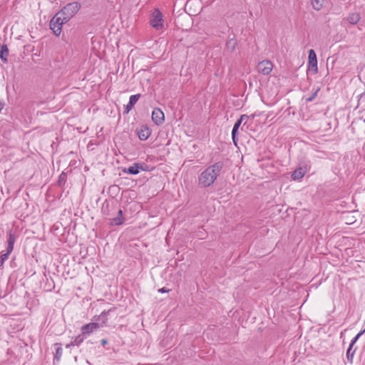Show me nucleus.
<instances>
[{
    "label": "nucleus",
    "mask_w": 365,
    "mask_h": 365,
    "mask_svg": "<svg viewBox=\"0 0 365 365\" xmlns=\"http://www.w3.org/2000/svg\"><path fill=\"white\" fill-rule=\"evenodd\" d=\"M272 63L269 61H262L257 65V70L264 75H268L272 70Z\"/></svg>",
    "instance_id": "nucleus-7"
},
{
    "label": "nucleus",
    "mask_w": 365,
    "mask_h": 365,
    "mask_svg": "<svg viewBox=\"0 0 365 365\" xmlns=\"http://www.w3.org/2000/svg\"><path fill=\"white\" fill-rule=\"evenodd\" d=\"M224 163L218 161L208 166L198 176V185L201 187H208L212 185L220 175Z\"/></svg>",
    "instance_id": "nucleus-1"
},
{
    "label": "nucleus",
    "mask_w": 365,
    "mask_h": 365,
    "mask_svg": "<svg viewBox=\"0 0 365 365\" xmlns=\"http://www.w3.org/2000/svg\"><path fill=\"white\" fill-rule=\"evenodd\" d=\"M101 327L100 323L91 322L83 325L81 327L82 335H88Z\"/></svg>",
    "instance_id": "nucleus-8"
},
{
    "label": "nucleus",
    "mask_w": 365,
    "mask_h": 365,
    "mask_svg": "<svg viewBox=\"0 0 365 365\" xmlns=\"http://www.w3.org/2000/svg\"><path fill=\"white\" fill-rule=\"evenodd\" d=\"M305 172L302 168L296 169L292 174L291 177L293 180H299L304 177Z\"/></svg>",
    "instance_id": "nucleus-14"
},
{
    "label": "nucleus",
    "mask_w": 365,
    "mask_h": 365,
    "mask_svg": "<svg viewBox=\"0 0 365 365\" xmlns=\"http://www.w3.org/2000/svg\"><path fill=\"white\" fill-rule=\"evenodd\" d=\"M75 346V344L73 343V341H72L71 343L66 344V348H69L71 346Z\"/></svg>",
    "instance_id": "nucleus-33"
},
{
    "label": "nucleus",
    "mask_w": 365,
    "mask_h": 365,
    "mask_svg": "<svg viewBox=\"0 0 365 365\" xmlns=\"http://www.w3.org/2000/svg\"><path fill=\"white\" fill-rule=\"evenodd\" d=\"M15 241H16L15 235L14 233H12L11 232H10L9 234V237H8V240H7V247H6V251H8V252H12V251L14 250V245Z\"/></svg>",
    "instance_id": "nucleus-13"
},
{
    "label": "nucleus",
    "mask_w": 365,
    "mask_h": 365,
    "mask_svg": "<svg viewBox=\"0 0 365 365\" xmlns=\"http://www.w3.org/2000/svg\"><path fill=\"white\" fill-rule=\"evenodd\" d=\"M66 23L67 21H65L61 14L58 12L50 21V29L56 36H58L61 33L62 26Z\"/></svg>",
    "instance_id": "nucleus-3"
},
{
    "label": "nucleus",
    "mask_w": 365,
    "mask_h": 365,
    "mask_svg": "<svg viewBox=\"0 0 365 365\" xmlns=\"http://www.w3.org/2000/svg\"><path fill=\"white\" fill-rule=\"evenodd\" d=\"M309 59V70L313 72V73H317L318 72L317 68V58L316 53L313 49H310L309 51L308 54Z\"/></svg>",
    "instance_id": "nucleus-6"
},
{
    "label": "nucleus",
    "mask_w": 365,
    "mask_h": 365,
    "mask_svg": "<svg viewBox=\"0 0 365 365\" xmlns=\"http://www.w3.org/2000/svg\"><path fill=\"white\" fill-rule=\"evenodd\" d=\"M364 331H365V329L364 330L361 331L358 334H356V336L351 340L349 345H352V346H354V345L355 344L356 341L364 333Z\"/></svg>",
    "instance_id": "nucleus-29"
},
{
    "label": "nucleus",
    "mask_w": 365,
    "mask_h": 365,
    "mask_svg": "<svg viewBox=\"0 0 365 365\" xmlns=\"http://www.w3.org/2000/svg\"><path fill=\"white\" fill-rule=\"evenodd\" d=\"M102 211L105 215H109V203L108 202H105L102 206Z\"/></svg>",
    "instance_id": "nucleus-28"
},
{
    "label": "nucleus",
    "mask_w": 365,
    "mask_h": 365,
    "mask_svg": "<svg viewBox=\"0 0 365 365\" xmlns=\"http://www.w3.org/2000/svg\"><path fill=\"white\" fill-rule=\"evenodd\" d=\"M81 9V4L78 2H72L66 4L58 11L65 21H68Z\"/></svg>",
    "instance_id": "nucleus-2"
},
{
    "label": "nucleus",
    "mask_w": 365,
    "mask_h": 365,
    "mask_svg": "<svg viewBox=\"0 0 365 365\" xmlns=\"http://www.w3.org/2000/svg\"><path fill=\"white\" fill-rule=\"evenodd\" d=\"M361 17L359 14L353 13L349 15V16L347 17V21L351 24H356L359 21Z\"/></svg>",
    "instance_id": "nucleus-16"
},
{
    "label": "nucleus",
    "mask_w": 365,
    "mask_h": 365,
    "mask_svg": "<svg viewBox=\"0 0 365 365\" xmlns=\"http://www.w3.org/2000/svg\"><path fill=\"white\" fill-rule=\"evenodd\" d=\"M150 25L156 30H160L163 27V14L159 9L155 10L153 18L150 20Z\"/></svg>",
    "instance_id": "nucleus-5"
},
{
    "label": "nucleus",
    "mask_w": 365,
    "mask_h": 365,
    "mask_svg": "<svg viewBox=\"0 0 365 365\" xmlns=\"http://www.w3.org/2000/svg\"><path fill=\"white\" fill-rule=\"evenodd\" d=\"M67 178V175L65 172H62L61 174L58 177V180L57 182L58 185L62 186L66 183Z\"/></svg>",
    "instance_id": "nucleus-21"
},
{
    "label": "nucleus",
    "mask_w": 365,
    "mask_h": 365,
    "mask_svg": "<svg viewBox=\"0 0 365 365\" xmlns=\"http://www.w3.org/2000/svg\"><path fill=\"white\" fill-rule=\"evenodd\" d=\"M248 118H249V116H248V115H245V114L242 115L240 116V118H239V119L235 122V123L234 124V126H233V127H234V128H235L239 129V128L240 127V125H241V124H242V121H243L244 120H247Z\"/></svg>",
    "instance_id": "nucleus-22"
},
{
    "label": "nucleus",
    "mask_w": 365,
    "mask_h": 365,
    "mask_svg": "<svg viewBox=\"0 0 365 365\" xmlns=\"http://www.w3.org/2000/svg\"><path fill=\"white\" fill-rule=\"evenodd\" d=\"M9 55V49L6 44H4L1 46L0 49V58L4 62H7V56Z\"/></svg>",
    "instance_id": "nucleus-15"
},
{
    "label": "nucleus",
    "mask_w": 365,
    "mask_h": 365,
    "mask_svg": "<svg viewBox=\"0 0 365 365\" xmlns=\"http://www.w3.org/2000/svg\"><path fill=\"white\" fill-rule=\"evenodd\" d=\"M55 346H56L57 348L56 349V354H55L54 359H56L57 361H59L62 356V353H63L61 344L56 343V344H55Z\"/></svg>",
    "instance_id": "nucleus-20"
},
{
    "label": "nucleus",
    "mask_w": 365,
    "mask_h": 365,
    "mask_svg": "<svg viewBox=\"0 0 365 365\" xmlns=\"http://www.w3.org/2000/svg\"><path fill=\"white\" fill-rule=\"evenodd\" d=\"M323 2L324 0H312L313 8L317 11L320 10V9L322 6Z\"/></svg>",
    "instance_id": "nucleus-23"
},
{
    "label": "nucleus",
    "mask_w": 365,
    "mask_h": 365,
    "mask_svg": "<svg viewBox=\"0 0 365 365\" xmlns=\"http://www.w3.org/2000/svg\"><path fill=\"white\" fill-rule=\"evenodd\" d=\"M232 140H233V143L235 145H237V136H234V135H232Z\"/></svg>",
    "instance_id": "nucleus-32"
},
{
    "label": "nucleus",
    "mask_w": 365,
    "mask_h": 365,
    "mask_svg": "<svg viewBox=\"0 0 365 365\" xmlns=\"http://www.w3.org/2000/svg\"><path fill=\"white\" fill-rule=\"evenodd\" d=\"M158 292L160 293H167L170 292V289H166V287H162L158 289Z\"/></svg>",
    "instance_id": "nucleus-30"
},
{
    "label": "nucleus",
    "mask_w": 365,
    "mask_h": 365,
    "mask_svg": "<svg viewBox=\"0 0 365 365\" xmlns=\"http://www.w3.org/2000/svg\"><path fill=\"white\" fill-rule=\"evenodd\" d=\"M247 122H245L243 124V126L242 127V130L243 129V127L246 125Z\"/></svg>",
    "instance_id": "nucleus-36"
},
{
    "label": "nucleus",
    "mask_w": 365,
    "mask_h": 365,
    "mask_svg": "<svg viewBox=\"0 0 365 365\" xmlns=\"http://www.w3.org/2000/svg\"><path fill=\"white\" fill-rule=\"evenodd\" d=\"M237 44V41L235 38H230L226 43V47L230 51L233 52Z\"/></svg>",
    "instance_id": "nucleus-19"
},
{
    "label": "nucleus",
    "mask_w": 365,
    "mask_h": 365,
    "mask_svg": "<svg viewBox=\"0 0 365 365\" xmlns=\"http://www.w3.org/2000/svg\"><path fill=\"white\" fill-rule=\"evenodd\" d=\"M140 98V94H135L133 95L129 98L128 103L125 106V109L123 110V114L126 115L128 114L134 107L135 104L137 103V101Z\"/></svg>",
    "instance_id": "nucleus-10"
},
{
    "label": "nucleus",
    "mask_w": 365,
    "mask_h": 365,
    "mask_svg": "<svg viewBox=\"0 0 365 365\" xmlns=\"http://www.w3.org/2000/svg\"><path fill=\"white\" fill-rule=\"evenodd\" d=\"M151 134V131L150 128L146 125H142L140 128L138 130V135L140 140H147Z\"/></svg>",
    "instance_id": "nucleus-11"
},
{
    "label": "nucleus",
    "mask_w": 365,
    "mask_h": 365,
    "mask_svg": "<svg viewBox=\"0 0 365 365\" xmlns=\"http://www.w3.org/2000/svg\"><path fill=\"white\" fill-rule=\"evenodd\" d=\"M11 253V252H8V251H6L5 253H4V252H1L0 255V267L4 264L6 260H7Z\"/></svg>",
    "instance_id": "nucleus-24"
},
{
    "label": "nucleus",
    "mask_w": 365,
    "mask_h": 365,
    "mask_svg": "<svg viewBox=\"0 0 365 365\" xmlns=\"http://www.w3.org/2000/svg\"><path fill=\"white\" fill-rule=\"evenodd\" d=\"M238 133V129L233 127L232 130V135L237 136Z\"/></svg>",
    "instance_id": "nucleus-31"
},
{
    "label": "nucleus",
    "mask_w": 365,
    "mask_h": 365,
    "mask_svg": "<svg viewBox=\"0 0 365 365\" xmlns=\"http://www.w3.org/2000/svg\"><path fill=\"white\" fill-rule=\"evenodd\" d=\"M84 335H82V333L77 336L75 337L74 340L73 341L75 345L79 346L84 340Z\"/></svg>",
    "instance_id": "nucleus-25"
},
{
    "label": "nucleus",
    "mask_w": 365,
    "mask_h": 365,
    "mask_svg": "<svg viewBox=\"0 0 365 365\" xmlns=\"http://www.w3.org/2000/svg\"><path fill=\"white\" fill-rule=\"evenodd\" d=\"M140 170L149 171V166L144 163H135L133 165L124 168L123 172L130 175H137Z\"/></svg>",
    "instance_id": "nucleus-4"
},
{
    "label": "nucleus",
    "mask_w": 365,
    "mask_h": 365,
    "mask_svg": "<svg viewBox=\"0 0 365 365\" xmlns=\"http://www.w3.org/2000/svg\"><path fill=\"white\" fill-rule=\"evenodd\" d=\"M93 320H95L96 322H97L98 321H101V319H98V316H95L93 317Z\"/></svg>",
    "instance_id": "nucleus-35"
},
{
    "label": "nucleus",
    "mask_w": 365,
    "mask_h": 365,
    "mask_svg": "<svg viewBox=\"0 0 365 365\" xmlns=\"http://www.w3.org/2000/svg\"><path fill=\"white\" fill-rule=\"evenodd\" d=\"M107 344H108V341L106 339H103L101 340V344L103 346H105Z\"/></svg>",
    "instance_id": "nucleus-34"
},
{
    "label": "nucleus",
    "mask_w": 365,
    "mask_h": 365,
    "mask_svg": "<svg viewBox=\"0 0 365 365\" xmlns=\"http://www.w3.org/2000/svg\"><path fill=\"white\" fill-rule=\"evenodd\" d=\"M110 220V225H120L123 224L125 219L123 216V210H119L118 212V215L115 217L112 218Z\"/></svg>",
    "instance_id": "nucleus-12"
},
{
    "label": "nucleus",
    "mask_w": 365,
    "mask_h": 365,
    "mask_svg": "<svg viewBox=\"0 0 365 365\" xmlns=\"http://www.w3.org/2000/svg\"><path fill=\"white\" fill-rule=\"evenodd\" d=\"M108 191L109 192L117 194L120 191V187L118 185H113L109 187Z\"/></svg>",
    "instance_id": "nucleus-26"
},
{
    "label": "nucleus",
    "mask_w": 365,
    "mask_h": 365,
    "mask_svg": "<svg viewBox=\"0 0 365 365\" xmlns=\"http://www.w3.org/2000/svg\"><path fill=\"white\" fill-rule=\"evenodd\" d=\"M320 88H317L316 91L308 98H306L307 102H311L317 96L318 92L319 91Z\"/></svg>",
    "instance_id": "nucleus-27"
},
{
    "label": "nucleus",
    "mask_w": 365,
    "mask_h": 365,
    "mask_svg": "<svg viewBox=\"0 0 365 365\" xmlns=\"http://www.w3.org/2000/svg\"><path fill=\"white\" fill-rule=\"evenodd\" d=\"M353 347L354 346H352V345H349V348L346 351V359L349 361V362L351 364L353 363L354 355L356 350L357 349L356 347L353 349Z\"/></svg>",
    "instance_id": "nucleus-17"
},
{
    "label": "nucleus",
    "mask_w": 365,
    "mask_h": 365,
    "mask_svg": "<svg viewBox=\"0 0 365 365\" xmlns=\"http://www.w3.org/2000/svg\"><path fill=\"white\" fill-rule=\"evenodd\" d=\"M152 120L158 125L163 124L165 120L164 113L160 108H154L152 112Z\"/></svg>",
    "instance_id": "nucleus-9"
},
{
    "label": "nucleus",
    "mask_w": 365,
    "mask_h": 365,
    "mask_svg": "<svg viewBox=\"0 0 365 365\" xmlns=\"http://www.w3.org/2000/svg\"><path fill=\"white\" fill-rule=\"evenodd\" d=\"M112 311V309H110L108 311H103L101 312V314L98 316V319H101V323H100L101 324V327H103L106 322H107V316L108 314H109L110 312Z\"/></svg>",
    "instance_id": "nucleus-18"
}]
</instances>
